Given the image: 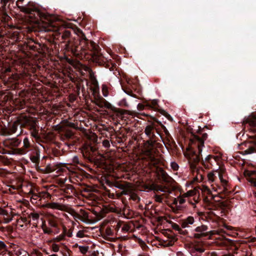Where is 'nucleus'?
I'll use <instances>...</instances> for the list:
<instances>
[{
    "label": "nucleus",
    "mask_w": 256,
    "mask_h": 256,
    "mask_svg": "<svg viewBox=\"0 0 256 256\" xmlns=\"http://www.w3.org/2000/svg\"><path fill=\"white\" fill-rule=\"evenodd\" d=\"M25 104V102L24 101H22V102H20V108H23V106Z\"/></svg>",
    "instance_id": "63"
},
{
    "label": "nucleus",
    "mask_w": 256,
    "mask_h": 256,
    "mask_svg": "<svg viewBox=\"0 0 256 256\" xmlns=\"http://www.w3.org/2000/svg\"><path fill=\"white\" fill-rule=\"evenodd\" d=\"M0 216L2 217V221L0 220V224H8L12 220V216L11 212L0 206Z\"/></svg>",
    "instance_id": "15"
},
{
    "label": "nucleus",
    "mask_w": 256,
    "mask_h": 256,
    "mask_svg": "<svg viewBox=\"0 0 256 256\" xmlns=\"http://www.w3.org/2000/svg\"><path fill=\"white\" fill-rule=\"evenodd\" d=\"M102 146L105 148H109L110 146V142L108 140H105L102 142Z\"/></svg>",
    "instance_id": "50"
},
{
    "label": "nucleus",
    "mask_w": 256,
    "mask_h": 256,
    "mask_svg": "<svg viewBox=\"0 0 256 256\" xmlns=\"http://www.w3.org/2000/svg\"><path fill=\"white\" fill-rule=\"evenodd\" d=\"M207 138L208 134L206 133L202 135L192 134L190 139L186 151L184 154L188 159L191 170L194 174L196 173L195 178L198 182L204 179V176L201 173L203 172L198 169V165L200 160V154L204 146V142Z\"/></svg>",
    "instance_id": "1"
},
{
    "label": "nucleus",
    "mask_w": 256,
    "mask_h": 256,
    "mask_svg": "<svg viewBox=\"0 0 256 256\" xmlns=\"http://www.w3.org/2000/svg\"><path fill=\"white\" fill-rule=\"evenodd\" d=\"M45 206L48 208L60 210L64 212H68L69 210V207L67 205L57 202L47 203L46 204Z\"/></svg>",
    "instance_id": "13"
},
{
    "label": "nucleus",
    "mask_w": 256,
    "mask_h": 256,
    "mask_svg": "<svg viewBox=\"0 0 256 256\" xmlns=\"http://www.w3.org/2000/svg\"><path fill=\"white\" fill-rule=\"evenodd\" d=\"M256 241V237H250L248 238L247 242H255Z\"/></svg>",
    "instance_id": "54"
},
{
    "label": "nucleus",
    "mask_w": 256,
    "mask_h": 256,
    "mask_svg": "<svg viewBox=\"0 0 256 256\" xmlns=\"http://www.w3.org/2000/svg\"><path fill=\"white\" fill-rule=\"evenodd\" d=\"M88 248H89L88 246H78L79 250L82 254H86L88 252Z\"/></svg>",
    "instance_id": "37"
},
{
    "label": "nucleus",
    "mask_w": 256,
    "mask_h": 256,
    "mask_svg": "<svg viewBox=\"0 0 256 256\" xmlns=\"http://www.w3.org/2000/svg\"><path fill=\"white\" fill-rule=\"evenodd\" d=\"M30 120L28 116H20L16 121L14 122L9 128V134L15 133L19 125L25 126L30 122Z\"/></svg>",
    "instance_id": "11"
},
{
    "label": "nucleus",
    "mask_w": 256,
    "mask_h": 256,
    "mask_svg": "<svg viewBox=\"0 0 256 256\" xmlns=\"http://www.w3.org/2000/svg\"><path fill=\"white\" fill-rule=\"evenodd\" d=\"M208 228L205 225H202L197 226L195 229V233L194 234V237L196 238H200L208 235Z\"/></svg>",
    "instance_id": "14"
},
{
    "label": "nucleus",
    "mask_w": 256,
    "mask_h": 256,
    "mask_svg": "<svg viewBox=\"0 0 256 256\" xmlns=\"http://www.w3.org/2000/svg\"><path fill=\"white\" fill-rule=\"evenodd\" d=\"M248 182L250 183V184L252 186L256 187V178H249Z\"/></svg>",
    "instance_id": "48"
},
{
    "label": "nucleus",
    "mask_w": 256,
    "mask_h": 256,
    "mask_svg": "<svg viewBox=\"0 0 256 256\" xmlns=\"http://www.w3.org/2000/svg\"><path fill=\"white\" fill-rule=\"evenodd\" d=\"M170 166L174 170H177L179 168L178 165L174 162H172L170 163Z\"/></svg>",
    "instance_id": "43"
},
{
    "label": "nucleus",
    "mask_w": 256,
    "mask_h": 256,
    "mask_svg": "<svg viewBox=\"0 0 256 256\" xmlns=\"http://www.w3.org/2000/svg\"><path fill=\"white\" fill-rule=\"evenodd\" d=\"M212 199H214L215 198H218V200H216L218 202V206L220 208H223L224 206V203L223 202H222L220 201L219 199H220V197L217 196L216 195L215 196H214L213 194H212Z\"/></svg>",
    "instance_id": "35"
},
{
    "label": "nucleus",
    "mask_w": 256,
    "mask_h": 256,
    "mask_svg": "<svg viewBox=\"0 0 256 256\" xmlns=\"http://www.w3.org/2000/svg\"><path fill=\"white\" fill-rule=\"evenodd\" d=\"M74 124L69 122L68 120H64L62 122L56 126V130L58 131H62L65 126L74 128Z\"/></svg>",
    "instance_id": "21"
},
{
    "label": "nucleus",
    "mask_w": 256,
    "mask_h": 256,
    "mask_svg": "<svg viewBox=\"0 0 256 256\" xmlns=\"http://www.w3.org/2000/svg\"><path fill=\"white\" fill-rule=\"evenodd\" d=\"M72 162L74 164H80V162H79L78 158L77 156H74L72 159Z\"/></svg>",
    "instance_id": "49"
},
{
    "label": "nucleus",
    "mask_w": 256,
    "mask_h": 256,
    "mask_svg": "<svg viewBox=\"0 0 256 256\" xmlns=\"http://www.w3.org/2000/svg\"><path fill=\"white\" fill-rule=\"evenodd\" d=\"M174 228L176 230H178L180 229V228H179V226L176 224H175L174 226Z\"/></svg>",
    "instance_id": "61"
},
{
    "label": "nucleus",
    "mask_w": 256,
    "mask_h": 256,
    "mask_svg": "<svg viewBox=\"0 0 256 256\" xmlns=\"http://www.w3.org/2000/svg\"><path fill=\"white\" fill-rule=\"evenodd\" d=\"M186 198L183 194L177 196L176 198H174L171 204V208L175 213H178L180 211L184 209L183 204L186 202Z\"/></svg>",
    "instance_id": "7"
},
{
    "label": "nucleus",
    "mask_w": 256,
    "mask_h": 256,
    "mask_svg": "<svg viewBox=\"0 0 256 256\" xmlns=\"http://www.w3.org/2000/svg\"><path fill=\"white\" fill-rule=\"evenodd\" d=\"M68 212H69L74 219L82 220V216L76 212H75L74 210L70 209L69 208L68 211Z\"/></svg>",
    "instance_id": "25"
},
{
    "label": "nucleus",
    "mask_w": 256,
    "mask_h": 256,
    "mask_svg": "<svg viewBox=\"0 0 256 256\" xmlns=\"http://www.w3.org/2000/svg\"><path fill=\"white\" fill-rule=\"evenodd\" d=\"M243 124L244 125L248 124L250 126V130L256 133V114L249 116L244 119Z\"/></svg>",
    "instance_id": "16"
},
{
    "label": "nucleus",
    "mask_w": 256,
    "mask_h": 256,
    "mask_svg": "<svg viewBox=\"0 0 256 256\" xmlns=\"http://www.w3.org/2000/svg\"><path fill=\"white\" fill-rule=\"evenodd\" d=\"M82 212L83 214V216L84 217V218H87L88 217V214H86V212L84 211H82Z\"/></svg>",
    "instance_id": "60"
},
{
    "label": "nucleus",
    "mask_w": 256,
    "mask_h": 256,
    "mask_svg": "<svg viewBox=\"0 0 256 256\" xmlns=\"http://www.w3.org/2000/svg\"><path fill=\"white\" fill-rule=\"evenodd\" d=\"M92 58L94 62L99 64H104L106 60V59L98 51L92 54Z\"/></svg>",
    "instance_id": "20"
},
{
    "label": "nucleus",
    "mask_w": 256,
    "mask_h": 256,
    "mask_svg": "<svg viewBox=\"0 0 256 256\" xmlns=\"http://www.w3.org/2000/svg\"><path fill=\"white\" fill-rule=\"evenodd\" d=\"M30 160L34 163H38L40 160V155L38 152H36V155L31 156Z\"/></svg>",
    "instance_id": "33"
},
{
    "label": "nucleus",
    "mask_w": 256,
    "mask_h": 256,
    "mask_svg": "<svg viewBox=\"0 0 256 256\" xmlns=\"http://www.w3.org/2000/svg\"><path fill=\"white\" fill-rule=\"evenodd\" d=\"M6 247V246L4 242L2 241H0V250H4Z\"/></svg>",
    "instance_id": "53"
},
{
    "label": "nucleus",
    "mask_w": 256,
    "mask_h": 256,
    "mask_svg": "<svg viewBox=\"0 0 256 256\" xmlns=\"http://www.w3.org/2000/svg\"><path fill=\"white\" fill-rule=\"evenodd\" d=\"M28 220L26 218H21L18 220V224H20V223L27 224Z\"/></svg>",
    "instance_id": "47"
},
{
    "label": "nucleus",
    "mask_w": 256,
    "mask_h": 256,
    "mask_svg": "<svg viewBox=\"0 0 256 256\" xmlns=\"http://www.w3.org/2000/svg\"><path fill=\"white\" fill-rule=\"evenodd\" d=\"M255 152H256V147L254 146H250L244 151V154H249Z\"/></svg>",
    "instance_id": "29"
},
{
    "label": "nucleus",
    "mask_w": 256,
    "mask_h": 256,
    "mask_svg": "<svg viewBox=\"0 0 256 256\" xmlns=\"http://www.w3.org/2000/svg\"><path fill=\"white\" fill-rule=\"evenodd\" d=\"M64 234H60V236H58L56 238V240L58 241V242H59V241H60L62 240H63L64 238Z\"/></svg>",
    "instance_id": "51"
},
{
    "label": "nucleus",
    "mask_w": 256,
    "mask_h": 256,
    "mask_svg": "<svg viewBox=\"0 0 256 256\" xmlns=\"http://www.w3.org/2000/svg\"><path fill=\"white\" fill-rule=\"evenodd\" d=\"M64 49L68 52L76 56L88 54L87 50L91 52L90 54L98 51V46L92 41H88L82 34L80 39H71L66 44Z\"/></svg>",
    "instance_id": "2"
},
{
    "label": "nucleus",
    "mask_w": 256,
    "mask_h": 256,
    "mask_svg": "<svg viewBox=\"0 0 256 256\" xmlns=\"http://www.w3.org/2000/svg\"><path fill=\"white\" fill-rule=\"evenodd\" d=\"M208 182L210 184L211 189L214 192H221L226 189L228 180L225 175V170L219 168L209 172L207 174Z\"/></svg>",
    "instance_id": "4"
},
{
    "label": "nucleus",
    "mask_w": 256,
    "mask_h": 256,
    "mask_svg": "<svg viewBox=\"0 0 256 256\" xmlns=\"http://www.w3.org/2000/svg\"><path fill=\"white\" fill-rule=\"evenodd\" d=\"M102 91L103 96L106 97L108 95V88L106 84H102Z\"/></svg>",
    "instance_id": "31"
},
{
    "label": "nucleus",
    "mask_w": 256,
    "mask_h": 256,
    "mask_svg": "<svg viewBox=\"0 0 256 256\" xmlns=\"http://www.w3.org/2000/svg\"><path fill=\"white\" fill-rule=\"evenodd\" d=\"M112 186L122 190V194L128 195L130 194L132 190H134V186L132 184L126 182L114 181Z\"/></svg>",
    "instance_id": "8"
},
{
    "label": "nucleus",
    "mask_w": 256,
    "mask_h": 256,
    "mask_svg": "<svg viewBox=\"0 0 256 256\" xmlns=\"http://www.w3.org/2000/svg\"><path fill=\"white\" fill-rule=\"evenodd\" d=\"M52 248L54 252H58L60 250V246L56 244H53L52 245Z\"/></svg>",
    "instance_id": "45"
},
{
    "label": "nucleus",
    "mask_w": 256,
    "mask_h": 256,
    "mask_svg": "<svg viewBox=\"0 0 256 256\" xmlns=\"http://www.w3.org/2000/svg\"><path fill=\"white\" fill-rule=\"evenodd\" d=\"M200 188L202 192H204L207 194H210L212 192L210 188H208V186L202 185Z\"/></svg>",
    "instance_id": "32"
},
{
    "label": "nucleus",
    "mask_w": 256,
    "mask_h": 256,
    "mask_svg": "<svg viewBox=\"0 0 256 256\" xmlns=\"http://www.w3.org/2000/svg\"><path fill=\"white\" fill-rule=\"evenodd\" d=\"M116 195L117 197L120 198V197L124 195V194H122V192H116Z\"/></svg>",
    "instance_id": "59"
},
{
    "label": "nucleus",
    "mask_w": 256,
    "mask_h": 256,
    "mask_svg": "<svg viewBox=\"0 0 256 256\" xmlns=\"http://www.w3.org/2000/svg\"><path fill=\"white\" fill-rule=\"evenodd\" d=\"M29 217L32 218L33 220L37 221L40 218V214L36 212H31Z\"/></svg>",
    "instance_id": "36"
},
{
    "label": "nucleus",
    "mask_w": 256,
    "mask_h": 256,
    "mask_svg": "<svg viewBox=\"0 0 256 256\" xmlns=\"http://www.w3.org/2000/svg\"><path fill=\"white\" fill-rule=\"evenodd\" d=\"M62 166L63 165L62 164H48L46 166L45 170L46 173H50L54 171H56V172H58L63 171Z\"/></svg>",
    "instance_id": "19"
},
{
    "label": "nucleus",
    "mask_w": 256,
    "mask_h": 256,
    "mask_svg": "<svg viewBox=\"0 0 256 256\" xmlns=\"http://www.w3.org/2000/svg\"><path fill=\"white\" fill-rule=\"evenodd\" d=\"M10 71H11V68H8L5 70L6 72H10Z\"/></svg>",
    "instance_id": "62"
},
{
    "label": "nucleus",
    "mask_w": 256,
    "mask_h": 256,
    "mask_svg": "<svg viewBox=\"0 0 256 256\" xmlns=\"http://www.w3.org/2000/svg\"><path fill=\"white\" fill-rule=\"evenodd\" d=\"M102 234L104 238L106 239H109L114 235L113 230L109 227H107L105 229L102 230Z\"/></svg>",
    "instance_id": "24"
},
{
    "label": "nucleus",
    "mask_w": 256,
    "mask_h": 256,
    "mask_svg": "<svg viewBox=\"0 0 256 256\" xmlns=\"http://www.w3.org/2000/svg\"><path fill=\"white\" fill-rule=\"evenodd\" d=\"M144 132L148 140L144 143L142 154L144 158H149L152 164H156L158 160L156 159L154 146L157 142L156 134H159L156 130L154 124H148L144 128Z\"/></svg>",
    "instance_id": "3"
},
{
    "label": "nucleus",
    "mask_w": 256,
    "mask_h": 256,
    "mask_svg": "<svg viewBox=\"0 0 256 256\" xmlns=\"http://www.w3.org/2000/svg\"><path fill=\"white\" fill-rule=\"evenodd\" d=\"M31 136L34 138L36 139H38L40 138L38 132L35 130H34L31 132Z\"/></svg>",
    "instance_id": "46"
},
{
    "label": "nucleus",
    "mask_w": 256,
    "mask_h": 256,
    "mask_svg": "<svg viewBox=\"0 0 256 256\" xmlns=\"http://www.w3.org/2000/svg\"><path fill=\"white\" fill-rule=\"evenodd\" d=\"M112 110L120 113L122 114H130V112L128 110H122V109H115Z\"/></svg>",
    "instance_id": "39"
},
{
    "label": "nucleus",
    "mask_w": 256,
    "mask_h": 256,
    "mask_svg": "<svg viewBox=\"0 0 256 256\" xmlns=\"http://www.w3.org/2000/svg\"><path fill=\"white\" fill-rule=\"evenodd\" d=\"M32 144L28 137L26 136L22 141V146L20 148L14 149V154L19 155H24L27 154L32 148Z\"/></svg>",
    "instance_id": "9"
},
{
    "label": "nucleus",
    "mask_w": 256,
    "mask_h": 256,
    "mask_svg": "<svg viewBox=\"0 0 256 256\" xmlns=\"http://www.w3.org/2000/svg\"><path fill=\"white\" fill-rule=\"evenodd\" d=\"M60 140L63 142L72 139L74 137V132L70 130L64 128L63 130L60 131Z\"/></svg>",
    "instance_id": "18"
},
{
    "label": "nucleus",
    "mask_w": 256,
    "mask_h": 256,
    "mask_svg": "<svg viewBox=\"0 0 256 256\" xmlns=\"http://www.w3.org/2000/svg\"><path fill=\"white\" fill-rule=\"evenodd\" d=\"M22 141L21 140L17 138H7L6 139L3 143L5 146L14 148H16L20 146Z\"/></svg>",
    "instance_id": "17"
},
{
    "label": "nucleus",
    "mask_w": 256,
    "mask_h": 256,
    "mask_svg": "<svg viewBox=\"0 0 256 256\" xmlns=\"http://www.w3.org/2000/svg\"><path fill=\"white\" fill-rule=\"evenodd\" d=\"M97 148L88 143L85 144L82 148V152L84 157L89 158L92 156L94 153L96 152Z\"/></svg>",
    "instance_id": "12"
},
{
    "label": "nucleus",
    "mask_w": 256,
    "mask_h": 256,
    "mask_svg": "<svg viewBox=\"0 0 256 256\" xmlns=\"http://www.w3.org/2000/svg\"><path fill=\"white\" fill-rule=\"evenodd\" d=\"M130 226L128 224L122 222V232H127L130 230Z\"/></svg>",
    "instance_id": "34"
},
{
    "label": "nucleus",
    "mask_w": 256,
    "mask_h": 256,
    "mask_svg": "<svg viewBox=\"0 0 256 256\" xmlns=\"http://www.w3.org/2000/svg\"><path fill=\"white\" fill-rule=\"evenodd\" d=\"M87 231L86 230H78L76 234V236L78 238H84L86 236Z\"/></svg>",
    "instance_id": "27"
},
{
    "label": "nucleus",
    "mask_w": 256,
    "mask_h": 256,
    "mask_svg": "<svg viewBox=\"0 0 256 256\" xmlns=\"http://www.w3.org/2000/svg\"><path fill=\"white\" fill-rule=\"evenodd\" d=\"M18 204H19L18 206L22 210L24 208V206L22 203L21 202H18Z\"/></svg>",
    "instance_id": "56"
},
{
    "label": "nucleus",
    "mask_w": 256,
    "mask_h": 256,
    "mask_svg": "<svg viewBox=\"0 0 256 256\" xmlns=\"http://www.w3.org/2000/svg\"><path fill=\"white\" fill-rule=\"evenodd\" d=\"M130 196V198L134 201H139L140 200V198L134 192V188L132 190L130 194H128Z\"/></svg>",
    "instance_id": "28"
},
{
    "label": "nucleus",
    "mask_w": 256,
    "mask_h": 256,
    "mask_svg": "<svg viewBox=\"0 0 256 256\" xmlns=\"http://www.w3.org/2000/svg\"><path fill=\"white\" fill-rule=\"evenodd\" d=\"M10 17L5 12L3 13L2 16V20L4 22H8Z\"/></svg>",
    "instance_id": "44"
},
{
    "label": "nucleus",
    "mask_w": 256,
    "mask_h": 256,
    "mask_svg": "<svg viewBox=\"0 0 256 256\" xmlns=\"http://www.w3.org/2000/svg\"><path fill=\"white\" fill-rule=\"evenodd\" d=\"M194 222V217L189 216L184 219L181 222V226L183 228H189L190 225L192 224Z\"/></svg>",
    "instance_id": "23"
},
{
    "label": "nucleus",
    "mask_w": 256,
    "mask_h": 256,
    "mask_svg": "<svg viewBox=\"0 0 256 256\" xmlns=\"http://www.w3.org/2000/svg\"><path fill=\"white\" fill-rule=\"evenodd\" d=\"M196 250L197 251V252H202L204 251V250L202 248H196Z\"/></svg>",
    "instance_id": "57"
},
{
    "label": "nucleus",
    "mask_w": 256,
    "mask_h": 256,
    "mask_svg": "<svg viewBox=\"0 0 256 256\" xmlns=\"http://www.w3.org/2000/svg\"><path fill=\"white\" fill-rule=\"evenodd\" d=\"M54 18L52 16H46L41 18L40 26L42 30L46 32H54L56 35L62 34V38L64 40L70 36V32L66 30L62 26L54 20Z\"/></svg>",
    "instance_id": "5"
},
{
    "label": "nucleus",
    "mask_w": 256,
    "mask_h": 256,
    "mask_svg": "<svg viewBox=\"0 0 256 256\" xmlns=\"http://www.w3.org/2000/svg\"><path fill=\"white\" fill-rule=\"evenodd\" d=\"M163 195H156L154 196V200L156 202H158L162 203V196Z\"/></svg>",
    "instance_id": "42"
},
{
    "label": "nucleus",
    "mask_w": 256,
    "mask_h": 256,
    "mask_svg": "<svg viewBox=\"0 0 256 256\" xmlns=\"http://www.w3.org/2000/svg\"><path fill=\"white\" fill-rule=\"evenodd\" d=\"M72 228L67 230L66 227H64L63 228V233L68 238H72Z\"/></svg>",
    "instance_id": "30"
},
{
    "label": "nucleus",
    "mask_w": 256,
    "mask_h": 256,
    "mask_svg": "<svg viewBox=\"0 0 256 256\" xmlns=\"http://www.w3.org/2000/svg\"><path fill=\"white\" fill-rule=\"evenodd\" d=\"M138 256H149V254H139Z\"/></svg>",
    "instance_id": "64"
},
{
    "label": "nucleus",
    "mask_w": 256,
    "mask_h": 256,
    "mask_svg": "<svg viewBox=\"0 0 256 256\" xmlns=\"http://www.w3.org/2000/svg\"><path fill=\"white\" fill-rule=\"evenodd\" d=\"M48 224L50 226L53 227V228H56L58 226V224H57L56 222L54 220H53V219L49 220Z\"/></svg>",
    "instance_id": "41"
},
{
    "label": "nucleus",
    "mask_w": 256,
    "mask_h": 256,
    "mask_svg": "<svg viewBox=\"0 0 256 256\" xmlns=\"http://www.w3.org/2000/svg\"><path fill=\"white\" fill-rule=\"evenodd\" d=\"M157 104V101L156 100H154L152 102V107H154Z\"/></svg>",
    "instance_id": "58"
},
{
    "label": "nucleus",
    "mask_w": 256,
    "mask_h": 256,
    "mask_svg": "<svg viewBox=\"0 0 256 256\" xmlns=\"http://www.w3.org/2000/svg\"><path fill=\"white\" fill-rule=\"evenodd\" d=\"M122 222H118L116 224V228L118 230L120 228H122Z\"/></svg>",
    "instance_id": "55"
},
{
    "label": "nucleus",
    "mask_w": 256,
    "mask_h": 256,
    "mask_svg": "<svg viewBox=\"0 0 256 256\" xmlns=\"http://www.w3.org/2000/svg\"><path fill=\"white\" fill-rule=\"evenodd\" d=\"M196 191L197 190L196 189H194V190H188V192L183 194H182L184 196V198H186L188 197L196 195Z\"/></svg>",
    "instance_id": "26"
},
{
    "label": "nucleus",
    "mask_w": 256,
    "mask_h": 256,
    "mask_svg": "<svg viewBox=\"0 0 256 256\" xmlns=\"http://www.w3.org/2000/svg\"><path fill=\"white\" fill-rule=\"evenodd\" d=\"M150 190L154 191H160L164 193V194H172V192L175 190L176 188L170 186L168 184L161 185L152 184L150 186Z\"/></svg>",
    "instance_id": "10"
},
{
    "label": "nucleus",
    "mask_w": 256,
    "mask_h": 256,
    "mask_svg": "<svg viewBox=\"0 0 256 256\" xmlns=\"http://www.w3.org/2000/svg\"><path fill=\"white\" fill-rule=\"evenodd\" d=\"M212 158H214V156H212V155H208V156L206 158H205V160L204 161H203V164H204V165L205 166H208V164H206L207 162H208L209 160Z\"/></svg>",
    "instance_id": "40"
},
{
    "label": "nucleus",
    "mask_w": 256,
    "mask_h": 256,
    "mask_svg": "<svg viewBox=\"0 0 256 256\" xmlns=\"http://www.w3.org/2000/svg\"><path fill=\"white\" fill-rule=\"evenodd\" d=\"M104 106L106 108H108L112 109V110H113L112 108V104L108 102L105 101L104 102Z\"/></svg>",
    "instance_id": "52"
},
{
    "label": "nucleus",
    "mask_w": 256,
    "mask_h": 256,
    "mask_svg": "<svg viewBox=\"0 0 256 256\" xmlns=\"http://www.w3.org/2000/svg\"><path fill=\"white\" fill-rule=\"evenodd\" d=\"M24 0H18L16 2V6L21 12L26 14H32V12L34 11V9L22 6V4Z\"/></svg>",
    "instance_id": "22"
},
{
    "label": "nucleus",
    "mask_w": 256,
    "mask_h": 256,
    "mask_svg": "<svg viewBox=\"0 0 256 256\" xmlns=\"http://www.w3.org/2000/svg\"><path fill=\"white\" fill-rule=\"evenodd\" d=\"M42 229L44 234H50L52 232V230L50 228L47 227L44 224L42 226Z\"/></svg>",
    "instance_id": "38"
},
{
    "label": "nucleus",
    "mask_w": 256,
    "mask_h": 256,
    "mask_svg": "<svg viewBox=\"0 0 256 256\" xmlns=\"http://www.w3.org/2000/svg\"><path fill=\"white\" fill-rule=\"evenodd\" d=\"M144 158L148 162V165L150 168H152V166L156 168V172L160 178L167 183L170 182L172 179V178L167 174L162 168L159 166L162 162L159 158H156V159L158 160V162L156 164H152L149 158L146 157Z\"/></svg>",
    "instance_id": "6"
}]
</instances>
